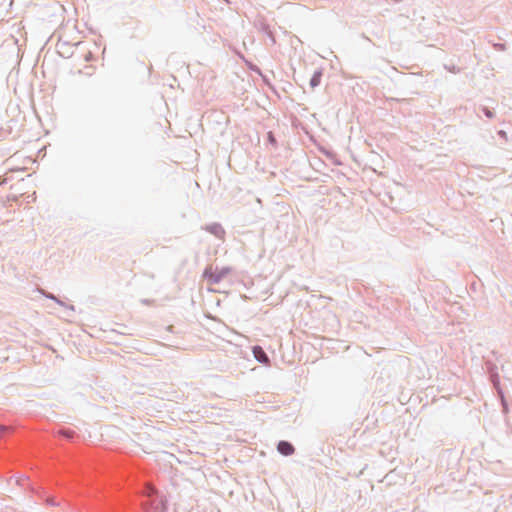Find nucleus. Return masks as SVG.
<instances>
[{
  "instance_id": "1",
  "label": "nucleus",
  "mask_w": 512,
  "mask_h": 512,
  "mask_svg": "<svg viewBox=\"0 0 512 512\" xmlns=\"http://www.w3.org/2000/svg\"><path fill=\"white\" fill-rule=\"evenodd\" d=\"M230 268L218 266H209L205 269L203 277L206 279L208 289L212 292H222L221 289L216 288V285L227 280L230 275Z\"/></svg>"
},
{
  "instance_id": "2",
  "label": "nucleus",
  "mask_w": 512,
  "mask_h": 512,
  "mask_svg": "<svg viewBox=\"0 0 512 512\" xmlns=\"http://www.w3.org/2000/svg\"><path fill=\"white\" fill-rule=\"evenodd\" d=\"M277 448L278 451L285 456L294 453V447L289 442L286 441H280Z\"/></svg>"
},
{
  "instance_id": "3",
  "label": "nucleus",
  "mask_w": 512,
  "mask_h": 512,
  "mask_svg": "<svg viewBox=\"0 0 512 512\" xmlns=\"http://www.w3.org/2000/svg\"><path fill=\"white\" fill-rule=\"evenodd\" d=\"M254 357L261 363H268L269 359L264 352V350L260 346L253 347Z\"/></svg>"
},
{
  "instance_id": "4",
  "label": "nucleus",
  "mask_w": 512,
  "mask_h": 512,
  "mask_svg": "<svg viewBox=\"0 0 512 512\" xmlns=\"http://www.w3.org/2000/svg\"><path fill=\"white\" fill-rule=\"evenodd\" d=\"M322 72L316 71L310 79V86L312 88L318 86L321 82Z\"/></svg>"
},
{
  "instance_id": "5",
  "label": "nucleus",
  "mask_w": 512,
  "mask_h": 512,
  "mask_svg": "<svg viewBox=\"0 0 512 512\" xmlns=\"http://www.w3.org/2000/svg\"><path fill=\"white\" fill-rule=\"evenodd\" d=\"M58 434L67 439H72L74 437L75 433L73 430H70V429H62V430H59Z\"/></svg>"
},
{
  "instance_id": "6",
  "label": "nucleus",
  "mask_w": 512,
  "mask_h": 512,
  "mask_svg": "<svg viewBox=\"0 0 512 512\" xmlns=\"http://www.w3.org/2000/svg\"><path fill=\"white\" fill-rule=\"evenodd\" d=\"M46 504L50 506H58L59 504L54 500V498H47Z\"/></svg>"
},
{
  "instance_id": "7",
  "label": "nucleus",
  "mask_w": 512,
  "mask_h": 512,
  "mask_svg": "<svg viewBox=\"0 0 512 512\" xmlns=\"http://www.w3.org/2000/svg\"><path fill=\"white\" fill-rule=\"evenodd\" d=\"M155 491L156 490L153 487H151L150 490H149V493L151 494V493H154Z\"/></svg>"
}]
</instances>
